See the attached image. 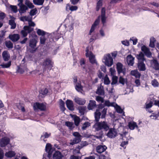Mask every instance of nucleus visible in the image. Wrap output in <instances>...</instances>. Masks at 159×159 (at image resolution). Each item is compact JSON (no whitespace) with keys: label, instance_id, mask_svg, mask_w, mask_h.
Returning a JSON list of instances; mask_svg holds the SVG:
<instances>
[{"label":"nucleus","instance_id":"nucleus-1","mask_svg":"<svg viewBox=\"0 0 159 159\" xmlns=\"http://www.w3.org/2000/svg\"><path fill=\"white\" fill-rule=\"evenodd\" d=\"M93 127L97 131L104 130L107 131L109 129V127L107 123L104 121L97 122L94 125Z\"/></svg>","mask_w":159,"mask_h":159},{"label":"nucleus","instance_id":"nucleus-2","mask_svg":"<svg viewBox=\"0 0 159 159\" xmlns=\"http://www.w3.org/2000/svg\"><path fill=\"white\" fill-rule=\"evenodd\" d=\"M53 63L49 58H47L43 62L42 66L43 71H45L47 69L51 70L53 67Z\"/></svg>","mask_w":159,"mask_h":159},{"label":"nucleus","instance_id":"nucleus-3","mask_svg":"<svg viewBox=\"0 0 159 159\" xmlns=\"http://www.w3.org/2000/svg\"><path fill=\"white\" fill-rule=\"evenodd\" d=\"M75 138L70 140V144L74 145L79 143L81 140V136L78 132H74L73 133Z\"/></svg>","mask_w":159,"mask_h":159},{"label":"nucleus","instance_id":"nucleus-4","mask_svg":"<svg viewBox=\"0 0 159 159\" xmlns=\"http://www.w3.org/2000/svg\"><path fill=\"white\" fill-rule=\"evenodd\" d=\"M105 104L106 106L108 107L112 106L114 107L116 111L118 113H124L121 108L115 102H110L109 100H107L105 102Z\"/></svg>","mask_w":159,"mask_h":159},{"label":"nucleus","instance_id":"nucleus-5","mask_svg":"<svg viewBox=\"0 0 159 159\" xmlns=\"http://www.w3.org/2000/svg\"><path fill=\"white\" fill-rule=\"evenodd\" d=\"M85 51L86 52L85 53L86 56L89 57L90 62L92 64L96 63L95 56L93 54L92 52L89 51V47L86 48Z\"/></svg>","mask_w":159,"mask_h":159},{"label":"nucleus","instance_id":"nucleus-6","mask_svg":"<svg viewBox=\"0 0 159 159\" xmlns=\"http://www.w3.org/2000/svg\"><path fill=\"white\" fill-rule=\"evenodd\" d=\"M34 110L36 111L39 110L41 111H44L46 110V106L43 103L36 102L33 105Z\"/></svg>","mask_w":159,"mask_h":159},{"label":"nucleus","instance_id":"nucleus-7","mask_svg":"<svg viewBox=\"0 0 159 159\" xmlns=\"http://www.w3.org/2000/svg\"><path fill=\"white\" fill-rule=\"evenodd\" d=\"M105 64L108 67L111 66L113 64V59L110 54L104 57Z\"/></svg>","mask_w":159,"mask_h":159},{"label":"nucleus","instance_id":"nucleus-8","mask_svg":"<svg viewBox=\"0 0 159 159\" xmlns=\"http://www.w3.org/2000/svg\"><path fill=\"white\" fill-rule=\"evenodd\" d=\"M141 50L147 57L150 58L152 57L151 52H150L149 48L145 45H143L142 46Z\"/></svg>","mask_w":159,"mask_h":159},{"label":"nucleus","instance_id":"nucleus-9","mask_svg":"<svg viewBox=\"0 0 159 159\" xmlns=\"http://www.w3.org/2000/svg\"><path fill=\"white\" fill-rule=\"evenodd\" d=\"M96 94L101 96H104L105 95V91L104 87L102 85V84L98 86L97 89L96 91Z\"/></svg>","mask_w":159,"mask_h":159},{"label":"nucleus","instance_id":"nucleus-10","mask_svg":"<svg viewBox=\"0 0 159 159\" xmlns=\"http://www.w3.org/2000/svg\"><path fill=\"white\" fill-rule=\"evenodd\" d=\"M117 134V132L115 129L111 128L107 133V135L109 138H112L116 137Z\"/></svg>","mask_w":159,"mask_h":159},{"label":"nucleus","instance_id":"nucleus-11","mask_svg":"<svg viewBox=\"0 0 159 159\" xmlns=\"http://www.w3.org/2000/svg\"><path fill=\"white\" fill-rule=\"evenodd\" d=\"M9 139L7 137H4L0 140V146L1 147H4L9 144Z\"/></svg>","mask_w":159,"mask_h":159},{"label":"nucleus","instance_id":"nucleus-12","mask_svg":"<svg viewBox=\"0 0 159 159\" xmlns=\"http://www.w3.org/2000/svg\"><path fill=\"white\" fill-rule=\"evenodd\" d=\"M48 92V89L47 88H43L39 91V97L44 98L47 94Z\"/></svg>","mask_w":159,"mask_h":159},{"label":"nucleus","instance_id":"nucleus-13","mask_svg":"<svg viewBox=\"0 0 159 159\" xmlns=\"http://www.w3.org/2000/svg\"><path fill=\"white\" fill-rule=\"evenodd\" d=\"M45 150L48 153V157H51L52 153L54 151V149L52 148L50 144L49 143L47 144L46 146Z\"/></svg>","mask_w":159,"mask_h":159},{"label":"nucleus","instance_id":"nucleus-14","mask_svg":"<svg viewBox=\"0 0 159 159\" xmlns=\"http://www.w3.org/2000/svg\"><path fill=\"white\" fill-rule=\"evenodd\" d=\"M138 67L140 71H144L146 69L145 65L143 61H139L138 63Z\"/></svg>","mask_w":159,"mask_h":159},{"label":"nucleus","instance_id":"nucleus-15","mask_svg":"<svg viewBox=\"0 0 159 159\" xmlns=\"http://www.w3.org/2000/svg\"><path fill=\"white\" fill-rule=\"evenodd\" d=\"M134 58L131 55H128L127 57V60L129 65L132 66L134 64Z\"/></svg>","mask_w":159,"mask_h":159},{"label":"nucleus","instance_id":"nucleus-16","mask_svg":"<svg viewBox=\"0 0 159 159\" xmlns=\"http://www.w3.org/2000/svg\"><path fill=\"white\" fill-rule=\"evenodd\" d=\"M66 106L70 110H74V105L73 102L71 100H67L66 102Z\"/></svg>","mask_w":159,"mask_h":159},{"label":"nucleus","instance_id":"nucleus-17","mask_svg":"<svg viewBox=\"0 0 159 159\" xmlns=\"http://www.w3.org/2000/svg\"><path fill=\"white\" fill-rule=\"evenodd\" d=\"M9 37L13 42L17 41L20 39L19 35L18 34H14L9 35Z\"/></svg>","mask_w":159,"mask_h":159},{"label":"nucleus","instance_id":"nucleus-18","mask_svg":"<svg viewBox=\"0 0 159 159\" xmlns=\"http://www.w3.org/2000/svg\"><path fill=\"white\" fill-rule=\"evenodd\" d=\"M95 101L93 100H90L89 105L88 106V109L89 110H92L96 107Z\"/></svg>","mask_w":159,"mask_h":159},{"label":"nucleus","instance_id":"nucleus-19","mask_svg":"<svg viewBox=\"0 0 159 159\" xmlns=\"http://www.w3.org/2000/svg\"><path fill=\"white\" fill-rule=\"evenodd\" d=\"M123 67V65L121 63L118 62L116 64V70L118 74H120L121 73H124Z\"/></svg>","mask_w":159,"mask_h":159},{"label":"nucleus","instance_id":"nucleus-20","mask_svg":"<svg viewBox=\"0 0 159 159\" xmlns=\"http://www.w3.org/2000/svg\"><path fill=\"white\" fill-rule=\"evenodd\" d=\"M100 22L99 16L95 21L93 24L92 25L90 31L93 32L95 29V28L99 24Z\"/></svg>","mask_w":159,"mask_h":159},{"label":"nucleus","instance_id":"nucleus-21","mask_svg":"<svg viewBox=\"0 0 159 159\" xmlns=\"http://www.w3.org/2000/svg\"><path fill=\"white\" fill-rule=\"evenodd\" d=\"M107 148L105 146H98L96 148L97 151L98 153H102L104 152L107 149Z\"/></svg>","mask_w":159,"mask_h":159},{"label":"nucleus","instance_id":"nucleus-22","mask_svg":"<svg viewBox=\"0 0 159 159\" xmlns=\"http://www.w3.org/2000/svg\"><path fill=\"white\" fill-rule=\"evenodd\" d=\"M75 88L76 90L78 92H82L83 91V87L81 84L80 81L78 82L75 84Z\"/></svg>","mask_w":159,"mask_h":159},{"label":"nucleus","instance_id":"nucleus-23","mask_svg":"<svg viewBox=\"0 0 159 159\" xmlns=\"http://www.w3.org/2000/svg\"><path fill=\"white\" fill-rule=\"evenodd\" d=\"M28 9V7L23 4H22L20 6V9L19 10L20 13H24L26 12Z\"/></svg>","mask_w":159,"mask_h":159},{"label":"nucleus","instance_id":"nucleus-24","mask_svg":"<svg viewBox=\"0 0 159 159\" xmlns=\"http://www.w3.org/2000/svg\"><path fill=\"white\" fill-rule=\"evenodd\" d=\"M63 156L59 151H57L54 154L53 156V159H61Z\"/></svg>","mask_w":159,"mask_h":159},{"label":"nucleus","instance_id":"nucleus-25","mask_svg":"<svg viewBox=\"0 0 159 159\" xmlns=\"http://www.w3.org/2000/svg\"><path fill=\"white\" fill-rule=\"evenodd\" d=\"M2 57L4 61H7L9 60L10 58V56L8 53L7 51H4L3 52Z\"/></svg>","mask_w":159,"mask_h":159},{"label":"nucleus","instance_id":"nucleus-26","mask_svg":"<svg viewBox=\"0 0 159 159\" xmlns=\"http://www.w3.org/2000/svg\"><path fill=\"white\" fill-rule=\"evenodd\" d=\"M16 155L15 152L12 151H9L6 152L5 154V156L7 157L11 158L14 157Z\"/></svg>","mask_w":159,"mask_h":159},{"label":"nucleus","instance_id":"nucleus-27","mask_svg":"<svg viewBox=\"0 0 159 159\" xmlns=\"http://www.w3.org/2000/svg\"><path fill=\"white\" fill-rule=\"evenodd\" d=\"M37 42V41L36 40L34 39H32L30 41V46L32 48H34L36 46Z\"/></svg>","mask_w":159,"mask_h":159},{"label":"nucleus","instance_id":"nucleus-28","mask_svg":"<svg viewBox=\"0 0 159 159\" xmlns=\"http://www.w3.org/2000/svg\"><path fill=\"white\" fill-rule=\"evenodd\" d=\"M128 125L129 128L131 130L134 129L135 127L138 128V126L137 125L136 123L134 121L129 122Z\"/></svg>","mask_w":159,"mask_h":159},{"label":"nucleus","instance_id":"nucleus-29","mask_svg":"<svg viewBox=\"0 0 159 159\" xmlns=\"http://www.w3.org/2000/svg\"><path fill=\"white\" fill-rule=\"evenodd\" d=\"M131 74L132 75L134 76L136 78H139L140 77V74L137 70H132Z\"/></svg>","mask_w":159,"mask_h":159},{"label":"nucleus","instance_id":"nucleus-30","mask_svg":"<svg viewBox=\"0 0 159 159\" xmlns=\"http://www.w3.org/2000/svg\"><path fill=\"white\" fill-rule=\"evenodd\" d=\"M73 118L74 119L75 125L77 126H78L80 122V119L79 117L75 115L73 116Z\"/></svg>","mask_w":159,"mask_h":159},{"label":"nucleus","instance_id":"nucleus-31","mask_svg":"<svg viewBox=\"0 0 159 159\" xmlns=\"http://www.w3.org/2000/svg\"><path fill=\"white\" fill-rule=\"evenodd\" d=\"M9 24L11 25V29H15L16 26V24L14 20H10L9 21Z\"/></svg>","mask_w":159,"mask_h":159},{"label":"nucleus","instance_id":"nucleus-32","mask_svg":"<svg viewBox=\"0 0 159 159\" xmlns=\"http://www.w3.org/2000/svg\"><path fill=\"white\" fill-rule=\"evenodd\" d=\"M5 44L6 47L9 49H12L13 48V44L10 41H6Z\"/></svg>","mask_w":159,"mask_h":159},{"label":"nucleus","instance_id":"nucleus-33","mask_svg":"<svg viewBox=\"0 0 159 159\" xmlns=\"http://www.w3.org/2000/svg\"><path fill=\"white\" fill-rule=\"evenodd\" d=\"M44 1V0H33L34 3L36 5H42Z\"/></svg>","mask_w":159,"mask_h":159},{"label":"nucleus","instance_id":"nucleus-34","mask_svg":"<svg viewBox=\"0 0 159 159\" xmlns=\"http://www.w3.org/2000/svg\"><path fill=\"white\" fill-rule=\"evenodd\" d=\"M37 33L38 35L44 36H45L47 32L41 29H38L37 31Z\"/></svg>","mask_w":159,"mask_h":159},{"label":"nucleus","instance_id":"nucleus-35","mask_svg":"<svg viewBox=\"0 0 159 159\" xmlns=\"http://www.w3.org/2000/svg\"><path fill=\"white\" fill-rule=\"evenodd\" d=\"M101 113L100 112H99L98 111H97L95 113V120L98 122L99 120V119L100 118V116H101Z\"/></svg>","mask_w":159,"mask_h":159},{"label":"nucleus","instance_id":"nucleus-36","mask_svg":"<svg viewBox=\"0 0 159 159\" xmlns=\"http://www.w3.org/2000/svg\"><path fill=\"white\" fill-rule=\"evenodd\" d=\"M156 41V39L154 37H152L150 39L149 46L152 48L154 47V43Z\"/></svg>","mask_w":159,"mask_h":159},{"label":"nucleus","instance_id":"nucleus-37","mask_svg":"<svg viewBox=\"0 0 159 159\" xmlns=\"http://www.w3.org/2000/svg\"><path fill=\"white\" fill-rule=\"evenodd\" d=\"M11 65V61H9L6 64H2L0 65L2 68H9Z\"/></svg>","mask_w":159,"mask_h":159},{"label":"nucleus","instance_id":"nucleus-38","mask_svg":"<svg viewBox=\"0 0 159 159\" xmlns=\"http://www.w3.org/2000/svg\"><path fill=\"white\" fill-rule=\"evenodd\" d=\"M154 64V68L156 70H159V63L156 60H154L153 61Z\"/></svg>","mask_w":159,"mask_h":159},{"label":"nucleus","instance_id":"nucleus-39","mask_svg":"<svg viewBox=\"0 0 159 159\" xmlns=\"http://www.w3.org/2000/svg\"><path fill=\"white\" fill-rule=\"evenodd\" d=\"M153 104V102L152 101H150L149 102H147L145 103V108L146 110H147L148 108L151 107H152Z\"/></svg>","mask_w":159,"mask_h":159},{"label":"nucleus","instance_id":"nucleus-40","mask_svg":"<svg viewBox=\"0 0 159 159\" xmlns=\"http://www.w3.org/2000/svg\"><path fill=\"white\" fill-rule=\"evenodd\" d=\"M25 4L30 8H33L34 7L32 3L30 2L29 0H26L25 1Z\"/></svg>","mask_w":159,"mask_h":159},{"label":"nucleus","instance_id":"nucleus-41","mask_svg":"<svg viewBox=\"0 0 159 159\" xmlns=\"http://www.w3.org/2000/svg\"><path fill=\"white\" fill-rule=\"evenodd\" d=\"M60 106L61 110L62 111H64L66 109L65 107V103L62 100H61L60 102Z\"/></svg>","mask_w":159,"mask_h":159},{"label":"nucleus","instance_id":"nucleus-42","mask_svg":"<svg viewBox=\"0 0 159 159\" xmlns=\"http://www.w3.org/2000/svg\"><path fill=\"white\" fill-rule=\"evenodd\" d=\"M102 5V1H98L97 3L96 10L97 11H99L100 7Z\"/></svg>","mask_w":159,"mask_h":159},{"label":"nucleus","instance_id":"nucleus-43","mask_svg":"<svg viewBox=\"0 0 159 159\" xmlns=\"http://www.w3.org/2000/svg\"><path fill=\"white\" fill-rule=\"evenodd\" d=\"M86 110V107H82L79 109V112L81 115H84Z\"/></svg>","mask_w":159,"mask_h":159},{"label":"nucleus","instance_id":"nucleus-44","mask_svg":"<svg viewBox=\"0 0 159 159\" xmlns=\"http://www.w3.org/2000/svg\"><path fill=\"white\" fill-rule=\"evenodd\" d=\"M118 77L116 76H113L112 78V81L111 84L113 85L116 84L118 82Z\"/></svg>","mask_w":159,"mask_h":159},{"label":"nucleus","instance_id":"nucleus-45","mask_svg":"<svg viewBox=\"0 0 159 159\" xmlns=\"http://www.w3.org/2000/svg\"><path fill=\"white\" fill-rule=\"evenodd\" d=\"M46 40V39L45 36H41L40 38V43L42 45L44 44Z\"/></svg>","mask_w":159,"mask_h":159},{"label":"nucleus","instance_id":"nucleus-46","mask_svg":"<svg viewBox=\"0 0 159 159\" xmlns=\"http://www.w3.org/2000/svg\"><path fill=\"white\" fill-rule=\"evenodd\" d=\"M151 83L152 85L155 87H158L159 85L158 82L156 79H154L153 80H152Z\"/></svg>","mask_w":159,"mask_h":159},{"label":"nucleus","instance_id":"nucleus-47","mask_svg":"<svg viewBox=\"0 0 159 159\" xmlns=\"http://www.w3.org/2000/svg\"><path fill=\"white\" fill-rule=\"evenodd\" d=\"M90 124L89 122H85L83 124L82 129L83 130H85L87 127L90 126Z\"/></svg>","mask_w":159,"mask_h":159},{"label":"nucleus","instance_id":"nucleus-48","mask_svg":"<svg viewBox=\"0 0 159 159\" xmlns=\"http://www.w3.org/2000/svg\"><path fill=\"white\" fill-rule=\"evenodd\" d=\"M51 135L50 133H48L47 132H44L43 133V135L41 136V139H43L44 138H47L49 137Z\"/></svg>","mask_w":159,"mask_h":159},{"label":"nucleus","instance_id":"nucleus-49","mask_svg":"<svg viewBox=\"0 0 159 159\" xmlns=\"http://www.w3.org/2000/svg\"><path fill=\"white\" fill-rule=\"evenodd\" d=\"M138 58L139 60H141L142 61H143L145 60V59L144 58V55L143 53L141 52L138 55Z\"/></svg>","mask_w":159,"mask_h":159},{"label":"nucleus","instance_id":"nucleus-50","mask_svg":"<svg viewBox=\"0 0 159 159\" xmlns=\"http://www.w3.org/2000/svg\"><path fill=\"white\" fill-rule=\"evenodd\" d=\"M65 125L69 127L70 129H72V126L73 125V123L69 121L66 122H65Z\"/></svg>","mask_w":159,"mask_h":159},{"label":"nucleus","instance_id":"nucleus-51","mask_svg":"<svg viewBox=\"0 0 159 159\" xmlns=\"http://www.w3.org/2000/svg\"><path fill=\"white\" fill-rule=\"evenodd\" d=\"M107 109L104 108L102 111L101 118H104L105 117L106 114Z\"/></svg>","mask_w":159,"mask_h":159},{"label":"nucleus","instance_id":"nucleus-52","mask_svg":"<svg viewBox=\"0 0 159 159\" xmlns=\"http://www.w3.org/2000/svg\"><path fill=\"white\" fill-rule=\"evenodd\" d=\"M119 82L120 83L124 85L125 84V79L123 78L121 76H120L119 77Z\"/></svg>","mask_w":159,"mask_h":159},{"label":"nucleus","instance_id":"nucleus-53","mask_svg":"<svg viewBox=\"0 0 159 159\" xmlns=\"http://www.w3.org/2000/svg\"><path fill=\"white\" fill-rule=\"evenodd\" d=\"M76 102L79 105H83L85 103V100H75Z\"/></svg>","mask_w":159,"mask_h":159},{"label":"nucleus","instance_id":"nucleus-54","mask_svg":"<svg viewBox=\"0 0 159 159\" xmlns=\"http://www.w3.org/2000/svg\"><path fill=\"white\" fill-rule=\"evenodd\" d=\"M110 80L108 77H105L104 79V83L105 84L108 85L110 83Z\"/></svg>","mask_w":159,"mask_h":159},{"label":"nucleus","instance_id":"nucleus-55","mask_svg":"<svg viewBox=\"0 0 159 159\" xmlns=\"http://www.w3.org/2000/svg\"><path fill=\"white\" fill-rule=\"evenodd\" d=\"M37 11L36 8L34 9L31 10L30 13V15L31 16L34 15L36 13V11Z\"/></svg>","mask_w":159,"mask_h":159},{"label":"nucleus","instance_id":"nucleus-56","mask_svg":"<svg viewBox=\"0 0 159 159\" xmlns=\"http://www.w3.org/2000/svg\"><path fill=\"white\" fill-rule=\"evenodd\" d=\"M28 33L25 30H22L21 31L20 34L24 37H26Z\"/></svg>","mask_w":159,"mask_h":159},{"label":"nucleus","instance_id":"nucleus-57","mask_svg":"<svg viewBox=\"0 0 159 159\" xmlns=\"http://www.w3.org/2000/svg\"><path fill=\"white\" fill-rule=\"evenodd\" d=\"M11 10L15 13H16L17 11V8L16 6H11Z\"/></svg>","mask_w":159,"mask_h":159},{"label":"nucleus","instance_id":"nucleus-58","mask_svg":"<svg viewBox=\"0 0 159 159\" xmlns=\"http://www.w3.org/2000/svg\"><path fill=\"white\" fill-rule=\"evenodd\" d=\"M120 134L122 137V139L124 140H125V139H126V136H129L128 132H124L123 134Z\"/></svg>","mask_w":159,"mask_h":159},{"label":"nucleus","instance_id":"nucleus-59","mask_svg":"<svg viewBox=\"0 0 159 159\" xmlns=\"http://www.w3.org/2000/svg\"><path fill=\"white\" fill-rule=\"evenodd\" d=\"M78 7L77 6H70L69 9L71 11H76L78 9Z\"/></svg>","mask_w":159,"mask_h":159},{"label":"nucleus","instance_id":"nucleus-60","mask_svg":"<svg viewBox=\"0 0 159 159\" xmlns=\"http://www.w3.org/2000/svg\"><path fill=\"white\" fill-rule=\"evenodd\" d=\"M25 18V21H27L29 22L32 20V17H30L29 16H24V17Z\"/></svg>","mask_w":159,"mask_h":159},{"label":"nucleus","instance_id":"nucleus-61","mask_svg":"<svg viewBox=\"0 0 159 159\" xmlns=\"http://www.w3.org/2000/svg\"><path fill=\"white\" fill-rule=\"evenodd\" d=\"M128 139H126V141L123 142L120 144V146L123 147L124 148H125V145H126L128 144Z\"/></svg>","mask_w":159,"mask_h":159},{"label":"nucleus","instance_id":"nucleus-62","mask_svg":"<svg viewBox=\"0 0 159 159\" xmlns=\"http://www.w3.org/2000/svg\"><path fill=\"white\" fill-rule=\"evenodd\" d=\"M101 16V21L103 24H104L106 22V17L105 16Z\"/></svg>","mask_w":159,"mask_h":159},{"label":"nucleus","instance_id":"nucleus-63","mask_svg":"<svg viewBox=\"0 0 159 159\" xmlns=\"http://www.w3.org/2000/svg\"><path fill=\"white\" fill-rule=\"evenodd\" d=\"M106 10L104 7H102L101 9V16H105Z\"/></svg>","mask_w":159,"mask_h":159},{"label":"nucleus","instance_id":"nucleus-64","mask_svg":"<svg viewBox=\"0 0 159 159\" xmlns=\"http://www.w3.org/2000/svg\"><path fill=\"white\" fill-rule=\"evenodd\" d=\"M6 15L5 13L3 12L0 13V19H3L5 17Z\"/></svg>","mask_w":159,"mask_h":159}]
</instances>
